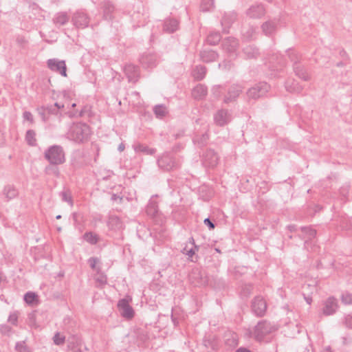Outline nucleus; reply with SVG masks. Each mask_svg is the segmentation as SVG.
I'll use <instances>...</instances> for the list:
<instances>
[{
    "label": "nucleus",
    "mask_w": 352,
    "mask_h": 352,
    "mask_svg": "<svg viewBox=\"0 0 352 352\" xmlns=\"http://www.w3.org/2000/svg\"><path fill=\"white\" fill-rule=\"evenodd\" d=\"M157 163L158 166L164 171H171L178 169L180 163L173 155L164 153L158 157Z\"/></svg>",
    "instance_id": "nucleus-3"
},
{
    "label": "nucleus",
    "mask_w": 352,
    "mask_h": 352,
    "mask_svg": "<svg viewBox=\"0 0 352 352\" xmlns=\"http://www.w3.org/2000/svg\"><path fill=\"white\" fill-rule=\"evenodd\" d=\"M69 138L78 143L87 141L91 135V129L88 124L83 122L74 123L67 133Z\"/></svg>",
    "instance_id": "nucleus-1"
},
{
    "label": "nucleus",
    "mask_w": 352,
    "mask_h": 352,
    "mask_svg": "<svg viewBox=\"0 0 352 352\" xmlns=\"http://www.w3.org/2000/svg\"><path fill=\"white\" fill-rule=\"evenodd\" d=\"M243 87L239 84H233L230 87L227 96L224 98V102L229 103L236 100L243 90Z\"/></svg>",
    "instance_id": "nucleus-11"
},
{
    "label": "nucleus",
    "mask_w": 352,
    "mask_h": 352,
    "mask_svg": "<svg viewBox=\"0 0 352 352\" xmlns=\"http://www.w3.org/2000/svg\"><path fill=\"white\" fill-rule=\"evenodd\" d=\"M146 212L148 216L155 217L158 212L157 203L151 199L146 206Z\"/></svg>",
    "instance_id": "nucleus-37"
},
{
    "label": "nucleus",
    "mask_w": 352,
    "mask_h": 352,
    "mask_svg": "<svg viewBox=\"0 0 352 352\" xmlns=\"http://www.w3.org/2000/svg\"><path fill=\"white\" fill-rule=\"evenodd\" d=\"M59 164H50L45 168V173L48 175H53L56 177L60 176V170L58 168Z\"/></svg>",
    "instance_id": "nucleus-39"
},
{
    "label": "nucleus",
    "mask_w": 352,
    "mask_h": 352,
    "mask_svg": "<svg viewBox=\"0 0 352 352\" xmlns=\"http://www.w3.org/2000/svg\"><path fill=\"white\" fill-rule=\"evenodd\" d=\"M99 262V259L97 257H91L88 259V263L91 269H96V264Z\"/></svg>",
    "instance_id": "nucleus-55"
},
{
    "label": "nucleus",
    "mask_w": 352,
    "mask_h": 352,
    "mask_svg": "<svg viewBox=\"0 0 352 352\" xmlns=\"http://www.w3.org/2000/svg\"><path fill=\"white\" fill-rule=\"evenodd\" d=\"M83 239L91 245H96L99 241V236L92 232H87L83 234Z\"/></svg>",
    "instance_id": "nucleus-38"
},
{
    "label": "nucleus",
    "mask_w": 352,
    "mask_h": 352,
    "mask_svg": "<svg viewBox=\"0 0 352 352\" xmlns=\"http://www.w3.org/2000/svg\"><path fill=\"white\" fill-rule=\"evenodd\" d=\"M270 85L265 82H259L250 87L246 92L249 100H258L264 97L269 91Z\"/></svg>",
    "instance_id": "nucleus-5"
},
{
    "label": "nucleus",
    "mask_w": 352,
    "mask_h": 352,
    "mask_svg": "<svg viewBox=\"0 0 352 352\" xmlns=\"http://www.w3.org/2000/svg\"><path fill=\"white\" fill-rule=\"evenodd\" d=\"M221 46L225 52L232 55L236 51L239 47V42L233 37H228L223 40Z\"/></svg>",
    "instance_id": "nucleus-14"
},
{
    "label": "nucleus",
    "mask_w": 352,
    "mask_h": 352,
    "mask_svg": "<svg viewBox=\"0 0 352 352\" xmlns=\"http://www.w3.org/2000/svg\"><path fill=\"white\" fill-rule=\"evenodd\" d=\"M44 157L50 164H63L66 161L64 149L60 145L48 147L44 152Z\"/></svg>",
    "instance_id": "nucleus-2"
},
{
    "label": "nucleus",
    "mask_w": 352,
    "mask_h": 352,
    "mask_svg": "<svg viewBox=\"0 0 352 352\" xmlns=\"http://www.w3.org/2000/svg\"><path fill=\"white\" fill-rule=\"evenodd\" d=\"M53 342L56 345H63L65 342V336H61L59 332H56L53 337Z\"/></svg>",
    "instance_id": "nucleus-47"
},
{
    "label": "nucleus",
    "mask_w": 352,
    "mask_h": 352,
    "mask_svg": "<svg viewBox=\"0 0 352 352\" xmlns=\"http://www.w3.org/2000/svg\"><path fill=\"white\" fill-rule=\"evenodd\" d=\"M214 7V0H202L200 4V10L202 12L210 11Z\"/></svg>",
    "instance_id": "nucleus-42"
},
{
    "label": "nucleus",
    "mask_w": 352,
    "mask_h": 352,
    "mask_svg": "<svg viewBox=\"0 0 352 352\" xmlns=\"http://www.w3.org/2000/svg\"><path fill=\"white\" fill-rule=\"evenodd\" d=\"M278 21L276 19L268 20L261 25L263 33L267 36L274 35L277 30Z\"/></svg>",
    "instance_id": "nucleus-16"
},
{
    "label": "nucleus",
    "mask_w": 352,
    "mask_h": 352,
    "mask_svg": "<svg viewBox=\"0 0 352 352\" xmlns=\"http://www.w3.org/2000/svg\"><path fill=\"white\" fill-rule=\"evenodd\" d=\"M300 230L304 234L302 239L307 238L305 241L304 246L307 249L309 241L316 237L317 232L311 226H302L300 228Z\"/></svg>",
    "instance_id": "nucleus-20"
},
{
    "label": "nucleus",
    "mask_w": 352,
    "mask_h": 352,
    "mask_svg": "<svg viewBox=\"0 0 352 352\" xmlns=\"http://www.w3.org/2000/svg\"><path fill=\"white\" fill-rule=\"evenodd\" d=\"M219 67L224 70H229L233 66V64L230 60H223L222 63H219Z\"/></svg>",
    "instance_id": "nucleus-52"
},
{
    "label": "nucleus",
    "mask_w": 352,
    "mask_h": 352,
    "mask_svg": "<svg viewBox=\"0 0 352 352\" xmlns=\"http://www.w3.org/2000/svg\"><path fill=\"white\" fill-rule=\"evenodd\" d=\"M72 22L77 28H85L89 23V19L87 14L81 11H77L74 14Z\"/></svg>",
    "instance_id": "nucleus-13"
},
{
    "label": "nucleus",
    "mask_w": 352,
    "mask_h": 352,
    "mask_svg": "<svg viewBox=\"0 0 352 352\" xmlns=\"http://www.w3.org/2000/svg\"><path fill=\"white\" fill-rule=\"evenodd\" d=\"M0 331L3 334H8L12 331V328L8 325H3L1 327Z\"/></svg>",
    "instance_id": "nucleus-60"
},
{
    "label": "nucleus",
    "mask_w": 352,
    "mask_h": 352,
    "mask_svg": "<svg viewBox=\"0 0 352 352\" xmlns=\"http://www.w3.org/2000/svg\"><path fill=\"white\" fill-rule=\"evenodd\" d=\"M345 324L347 327L352 329V315H348L345 317Z\"/></svg>",
    "instance_id": "nucleus-59"
},
{
    "label": "nucleus",
    "mask_w": 352,
    "mask_h": 352,
    "mask_svg": "<svg viewBox=\"0 0 352 352\" xmlns=\"http://www.w3.org/2000/svg\"><path fill=\"white\" fill-rule=\"evenodd\" d=\"M338 308V300L334 297H329L324 302L323 314L326 316L333 314Z\"/></svg>",
    "instance_id": "nucleus-17"
},
{
    "label": "nucleus",
    "mask_w": 352,
    "mask_h": 352,
    "mask_svg": "<svg viewBox=\"0 0 352 352\" xmlns=\"http://www.w3.org/2000/svg\"><path fill=\"white\" fill-rule=\"evenodd\" d=\"M69 20V16L66 12H58L53 19V21L56 26L65 25Z\"/></svg>",
    "instance_id": "nucleus-32"
},
{
    "label": "nucleus",
    "mask_w": 352,
    "mask_h": 352,
    "mask_svg": "<svg viewBox=\"0 0 352 352\" xmlns=\"http://www.w3.org/2000/svg\"><path fill=\"white\" fill-rule=\"evenodd\" d=\"M276 328L267 320H261L258 322L254 329V338L257 341H262L264 338L275 331Z\"/></svg>",
    "instance_id": "nucleus-4"
},
{
    "label": "nucleus",
    "mask_w": 352,
    "mask_h": 352,
    "mask_svg": "<svg viewBox=\"0 0 352 352\" xmlns=\"http://www.w3.org/2000/svg\"><path fill=\"white\" fill-rule=\"evenodd\" d=\"M153 111L155 116L158 118H162L167 113L166 107L163 104L155 105L153 108Z\"/></svg>",
    "instance_id": "nucleus-41"
},
{
    "label": "nucleus",
    "mask_w": 352,
    "mask_h": 352,
    "mask_svg": "<svg viewBox=\"0 0 352 352\" xmlns=\"http://www.w3.org/2000/svg\"><path fill=\"white\" fill-rule=\"evenodd\" d=\"M348 190H349V186H347L346 187H342L340 190V194L342 195L343 196L346 197L348 194Z\"/></svg>",
    "instance_id": "nucleus-61"
},
{
    "label": "nucleus",
    "mask_w": 352,
    "mask_h": 352,
    "mask_svg": "<svg viewBox=\"0 0 352 352\" xmlns=\"http://www.w3.org/2000/svg\"><path fill=\"white\" fill-rule=\"evenodd\" d=\"M103 16L106 20H112L113 14L116 10L114 4L109 0H104L100 3Z\"/></svg>",
    "instance_id": "nucleus-15"
},
{
    "label": "nucleus",
    "mask_w": 352,
    "mask_h": 352,
    "mask_svg": "<svg viewBox=\"0 0 352 352\" xmlns=\"http://www.w3.org/2000/svg\"><path fill=\"white\" fill-rule=\"evenodd\" d=\"M219 155L212 149H208L203 154L202 163L203 164L209 168L215 167L219 162Z\"/></svg>",
    "instance_id": "nucleus-7"
},
{
    "label": "nucleus",
    "mask_w": 352,
    "mask_h": 352,
    "mask_svg": "<svg viewBox=\"0 0 352 352\" xmlns=\"http://www.w3.org/2000/svg\"><path fill=\"white\" fill-rule=\"evenodd\" d=\"M38 296L32 292H28L24 295V300L28 305H33L34 301H38Z\"/></svg>",
    "instance_id": "nucleus-44"
},
{
    "label": "nucleus",
    "mask_w": 352,
    "mask_h": 352,
    "mask_svg": "<svg viewBox=\"0 0 352 352\" xmlns=\"http://www.w3.org/2000/svg\"><path fill=\"white\" fill-rule=\"evenodd\" d=\"M208 140L209 135L207 132H205L204 133L202 134H196L194 136L192 141L195 145H197L198 147L201 148L207 144Z\"/></svg>",
    "instance_id": "nucleus-28"
},
{
    "label": "nucleus",
    "mask_w": 352,
    "mask_h": 352,
    "mask_svg": "<svg viewBox=\"0 0 352 352\" xmlns=\"http://www.w3.org/2000/svg\"><path fill=\"white\" fill-rule=\"evenodd\" d=\"M15 349L17 352H29V349L25 342H19L16 344Z\"/></svg>",
    "instance_id": "nucleus-51"
},
{
    "label": "nucleus",
    "mask_w": 352,
    "mask_h": 352,
    "mask_svg": "<svg viewBox=\"0 0 352 352\" xmlns=\"http://www.w3.org/2000/svg\"><path fill=\"white\" fill-rule=\"evenodd\" d=\"M235 19V16H233L232 18H229L227 15L223 16L221 19V25L223 27V32L227 33L228 29L230 28L232 21Z\"/></svg>",
    "instance_id": "nucleus-43"
},
{
    "label": "nucleus",
    "mask_w": 352,
    "mask_h": 352,
    "mask_svg": "<svg viewBox=\"0 0 352 352\" xmlns=\"http://www.w3.org/2000/svg\"><path fill=\"white\" fill-rule=\"evenodd\" d=\"M208 93L206 86L202 84L197 85L192 90V96L195 100H202L205 98Z\"/></svg>",
    "instance_id": "nucleus-24"
},
{
    "label": "nucleus",
    "mask_w": 352,
    "mask_h": 352,
    "mask_svg": "<svg viewBox=\"0 0 352 352\" xmlns=\"http://www.w3.org/2000/svg\"><path fill=\"white\" fill-rule=\"evenodd\" d=\"M287 56H289L291 61L294 62V65L296 63H300V56L298 52L294 50H289L287 51Z\"/></svg>",
    "instance_id": "nucleus-46"
},
{
    "label": "nucleus",
    "mask_w": 352,
    "mask_h": 352,
    "mask_svg": "<svg viewBox=\"0 0 352 352\" xmlns=\"http://www.w3.org/2000/svg\"><path fill=\"white\" fill-rule=\"evenodd\" d=\"M37 111H38V114L40 115V116L41 117L42 120L44 122H46L47 121H48L49 115L47 114V112L45 111L43 106L37 108Z\"/></svg>",
    "instance_id": "nucleus-49"
},
{
    "label": "nucleus",
    "mask_w": 352,
    "mask_h": 352,
    "mask_svg": "<svg viewBox=\"0 0 352 352\" xmlns=\"http://www.w3.org/2000/svg\"><path fill=\"white\" fill-rule=\"evenodd\" d=\"M252 312L258 317L263 316L267 311V302L265 299L261 296H255L251 305Z\"/></svg>",
    "instance_id": "nucleus-6"
},
{
    "label": "nucleus",
    "mask_w": 352,
    "mask_h": 352,
    "mask_svg": "<svg viewBox=\"0 0 352 352\" xmlns=\"http://www.w3.org/2000/svg\"><path fill=\"white\" fill-rule=\"evenodd\" d=\"M199 56L203 62L211 63L218 58L219 54L212 50H204L200 52Z\"/></svg>",
    "instance_id": "nucleus-23"
},
{
    "label": "nucleus",
    "mask_w": 352,
    "mask_h": 352,
    "mask_svg": "<svg viewBox=\"0 0 352 352\" xmlns=\"http://www.w3.org/2000/svg\"><path fill=\"white\" fill-rule=\"evenodd\" d=\"M252 290H253L252 285H250V284L245 285L242 287V294H243V296L248 297L252 292Z\"/></svg>",
    "instance_id": "nucleus-53"
},
{
    "label": "nucleus",
    "mask_w": 352,
    "mask_h": 352,
    "mask_svg": "<svg viewBox=\"0 0 352 352\" xmlns=\"http://www.w3.org/2000/svg\"><path fill=\"white\" fill-rule=\"evenodd\" d=\"M195 248H191L189 250L186 246L183 250L182 251L183 254L188 255L189 257H192V256L195 254Z\"/></svg>",
    "instance_id": "nucleus-56"
},
{
    "label": "nucleus",
    "mask_w": 352,
    "mask_h": 352,
    "mask_svg": "<svg viewBox=\"0 0 352 352\" xmlns=\"http://www.w3.org/2000/svg\"><path fill=\"white\" fill-rule=\"evenodd\" d=\"M142 65L146 68H153L157 65V56L155 54H144L140 59Z\"/></svg>",
    "instance_id": "nucleus-19"
},
{
    "label": "nucleus",
    "mask_w": 352,
    "mask_h": 352,
    "mask_svg": "<svg viewBox=\"0 0 352 352\" xmlns=\"http://www.w3.org/2000/svg\"><path fill=\"white\" fill-rule=\"evenodd\" d=\"M16 42L19 44L22 45V44L25 43L26 41H25L24 37H23V36H18L16 38Z\"/></svg>",
    "instance_id": "nucleus-62"
},
{
    "label": "nucleus",
    "mask_w": 352,
    "mask_h": 352,
    "mask_svg": "<svg viewBox=\"0 0 352 352\" xmlns=\"http://www.w3.org/2000/svg\"><path fill=\"white\" fill-rule=\"evenodd\" d=\"M342 302L345 305L352 304V294L345 292L341 296Z\"/></svg>",
    "instance_id": "nucleus-50"
},
{
    "label": "nucleus",
    "mask_w": 352,
    "mask_h": 352,
    "mask_svg": "<svg viewBox=\"0 0 352 352\" xmlns=\"http://www.w3.org/2000/svg\"><path fill=\"white\" fill-rule=\"evenodd\" d=\"M287 228L291 232L297 231V228L295 225H289L287 226Z\"/></svg>",
    "instance_id": "nucleus-63"
},
{
    "label": "nucleus",
    "mask_w": 352,
    "mask_h": 352,
    "mask_svg": "<svg viewBox=\"0 0 352 352\" xmlns=\"http://www.w3.org/2000/svg\"><path fill=\"white\" fill-rule=\"evenodd\" d=\"M62 200L65 202L68 203L71 206H73L74 202L72 199V197L69 190H64L60 193Z\"/></svg>",
    "instance_id": "nucleus-45"
},
{
    "label": "nucleus",
    "mask_w": 352,
    "mask_h": 352,
    "mask_svg": "<svg viewBox=\"0 0 352 352\" xmlns=\"http://www.w3.org/2000/svg\"><path fill=\"white\" fill-rule=\"evenodd\" d=\"M23 117L25 120L30 121L31 123L34 122L33 116L30 111H25L23 113Z\"/></svg>",
    "instance_id": "nucleus-57"
},
{
    "label": "nucleus",
    "mask_w": 352,
    "mask_h": 352,
    "mask_svg": "<svg viewBox=\"0 0 352 352\" xmlns=\"http://www.w3.org/2000/svg\"><path fill=\"white\" fill-rule=\"evenodd\" d=\"M47 67L52 71L59 73L64 77L67 76V67L65 60H58L56 58L49 59Z\"/></svg>",
    "instance_id": "nucleus-8"
},
{
    "label": "nucleus",
    "mask_w": 352,
    "mask_h": 352,
    "mask_svg": "<svg viewBox=\"0 0 352 352\" xmlns=\"http://www.w3.org/2000/svg\"><path fill=\"white\" fill-rule=\"evenodd\" d=\"M8 322L14 325H16L17 320H18V314L17 312L14 311L10 314L8 317Z\"/></svg>",
    "instance_id": "nucleus-54"
},
{
    "label": "nucleus",
    "mask_w": 352,
    "mask_h": 352,
    "mask_svg": "<svg viewBox=\"0 0 352 352\" xmlns=\"http://www.w3.org/2000/svg\"><path fill=\"white\" fill-rule=\"evenodd\" d=\"M133 148L136 153H143L150 155L155 154L156 152L155 148H149L148 146L142 144H135Z\"/></svg>",
    "instance_id": "nucleus-35"
},
{
    "label": "nucleus",
    "mask_w": 352,
    "mask_h": 352,
    "mask_svg": "<svg viewBox=\"0 0 352 352\" xmlns=\"http://www.w3.org/2000/svg\"><path fill=\"white\" fill-rule=\"evenodd\" d=\"M64 104H61L58 102H55L54 104L43 106L45 111L47 112V114L50 115H55V116H61L60 110L64 108Z\"/></svg>",
    "instance_id": "nucleus-29"
},
{
    "label": "nucleus",
    "mask_w": 352,
    "mask_h": 352,
    "mask_svg": "<svg viewBox=\"0 0 352 352\" xmlns=\"http://www.w3.org/2000/svg\"><path fill=\"white\" fill-rule=\"evenodd\" d=\"M294 71L295 74L299 77L300 78L307 81L309 80V76L307 74V71L305 69L304 67L300 63H296V65H293Z\"/></svg>",
    "instance_id": "nucleus-30"
},
{
    "label": "nucleus",
    "mask_w": 352,
    "mask_h": 352,
    "mask_svg": "<svg viewBox=\"0 0 352 352\" xmlns=\"http://www.w3.org/2000/svg\"><path fill=\"white\" fill-rule=\"evenodd\" d=\"M67 347L69 350L73 351L78 346H82V339L76 336L72 335L67 338Z\"/></svg>",
    "instance_id": "nucleus-27"
},
{
    "label": "nucleus",
    "mask_w": 352,
    "mask_h": 352,
    "mask_svg": "<svg viewBox=\"0 0 352 352\" xmlns=\"http://www.w3.org/2000/svg\"><path fill=\"white\" fill-rule=\"evenodd\" d=\"M204 223L206 226H207L210 230H212L215 228V225L212 221L210 219V218H206L204 219Z\"/></svg>",
    "instance_id": "nucleus-58"
},
{
    "label": "nucleus",
    "mask_w": 352,
    "mask_h": 352,
    "mask_svg": "<svg viewBox=\"0 0 352 352\" xmlns=\"http://www.w3.org/2000/svg\"><path fill=\"white\" fill-rule=\"evenodd\" d=\"M203 344L208 349L217 350L219 348L217 338L212 334L204 336L203 339Z\"/></svg>",
    "instance_id": "nucleus-22"
},
{
    "label": "nucleus",
    "mask_w": 352,
    "mask_h": 352,
    "mask_svg": "<svg viewBox=\"0 0 352 352\" xmlns=\"http://www.w3.org/2000/svg\"><path fill=\"white\" fill-rule=\"evenodd\" d=\"M129 82L135 83L140 78V69L133 64L126 65L124 69Z\"/></svg>",
    "instance_id": "nucleus-12"
},
{
    "label": "nucleus",
    "mask_w": 352,
    "mask_h": 352,
    "mask_svg": "<svg viewBox=\"0 0 352 352\" xmlns=\"http://www.w3.org/2000/svg\"><path fill=\"white\" fill-rule=\"evenodd\" d=\"M36 133L34 130L29 129L25 134V140L30 146H35L36 144V139L35 138Z\"/></svg>",
    "instance_id": "nucleus-40"
},
{
    "label": "nucleus",
    "mask_w": 352,
    "mask_h": 352,
    "mask_svg": "<svg viewBox=\"0 0 352 352\" xmlns=\"http://www.w3.org/2000/svg\"><path fill=\"white\" fill-rule=\"evenodd\" d=\"M118 308L122 317L131 319L134 316V310L129 305V302L126 298L120 299L118 302Z\"/></svg>",
    "instance_id": "nucleus-9"
},
{
    "label": "nucleus",
    "mask_w": 352,
    "mask_h": 352,
    "mask_svg": "<svg viewBox=\"0 0 352 352\" xmlns=\"http://www.w3.org/2000/svg\"><path fill=\"white\" fill-rule=\"evenodd\" d=\"M107 226L111 230H120L123 227V223L118 216L110 215L107 221Z\"/></svg>",
    "instance_id": "nucleus-26"
},
{
    "label": "nucleus",
    "mask_w": 352,
    "mask_h": 352,
    "mask_svg": "<svg viewBox=\"0 0 352 352\" xmlns=\"http://www.w3.org/2000/svg\"><path fill=\"white\" fill-rule=\"evenodd\" d=\"M207 69L204 65H197L192 71V76L197 80H203L206 74Z\"/></svg>",
    "instance_id": "nucleus-33"
},
{
    "label": "nucleus",
    "mask_w": 352,
    "mask_h": 352,
    "mask_svg": "<svg viewBox=\"0 0 352 352\" xmlns=\"http://www.w3.org/2000/svg\"><path fill=\"white\" fill-rule=\"evenodd\" d=\"M265 10L262 4L253 5L246 11V14L250 18L257 19L264 16Z\"/></svg>",
    "instance_id": "nucleus-18"
},
{
    "label": "nucleus",
    "mask_w": 352,
    "mask_h": 352,
    "mask_svg": "<svg viewBox=\"0 0 352 352\" xmlns=\"http://www.w3.org/2000/svg\"><path fill=\"white\" fill-rule=\"evenodd\" d=\"M221 39V36L219 32H212L208 35L206 43L210 45H216L219 43Z\"/></svg>",
    "instance_id": "nucleus-36"
},
{
    "label": "nucleus",
    "mask_w": 352,
    "mask_h": 352,
    "mask_svg": "<svg viewBox=\"0 0 352 352\" xmlns=\"http://www.w3.org/2000/svg\"><path fill=\"white\" fill-rule=\"evenodd\" d=\"M3 195L8 201L16 197L19 195L17 189L13 185H7L4 187Z\"/></svg>",
    "instance_id": "nucleus-34"
},
{
    "label": "nucleus",
    "mask_w": 352,
    "mask_h": 352,
    "mask_svg": "<svg viewBox=\"0 0 352 352\" xmlns=\"http://www.w3.org/2000/svg\"><path fill=\"white\" fill-rule=\"evenodd\" d=\"M243 54L245 58H257L259 55V50L254 45H248L243 49Z\"/></svg>",
    "instance_id": "nucleus-25"
},
{
    "label": "nucleus",
    "mask_w": 352,
    "mask_h": 352,
    "mask_svg": "<svg viewBox=\"0 0 352 352\" xmlns=\"http://www.w3.org/2000/svg\"><path fill=\"white\" fill-rule=\"evenodd\" d=\"M179 28V21L173 18H168L164 20L163 23V32L170 34L177 30Z\"/></svg>",
    "instance_id": "nucleus-21"
},
{
    "label": "nucleus",
    "mask_w": 352,
    "mask_h": 352,
    "mask_svg": "<svg viewBox=\"0 0 352 352\" xmlns=\"http://www.w3.org/2000/svg\"><path fill=\"white\" fill-rule=\"evenodd\" d=\"M235 352H252V351L246 348L240 347Z\"/></svg>",
    "instance_id": "nucleus-64"
},
{
    "label": "nucleus",
    "mask_w": 352,
    "mask_h": 352,
    "mask_svg": "<svg viewBox=\"0 0 352 352\" xmlns=\"http://www.w3.org/2000/svg\"><path fill=\"white\" fill-rule=\"evenodd\" d=\"M100 269H98V274L95 278L96 282L99 284L100 286H104L107 283V276L102 273L99 274Z\"/></svg>",
    "instance_id": "nucleus-48"
},
{
    "label": "nucleus",
    "mask_w": 352,
    "mask_h": 352,
    "mask_svg": "<svg viewBox=\"0 0 352 352\" xmlns=\"http://www.w3.org/2000/svg\"><path fill=\"white\" fill-rule=\"evenodd\" d=\"M285 88L287 91L296 94L300 93L303 89V87L294 80H287L285 82Z\"/></svg>",
    "instance_id": "nucleus-31"
},
{
    "label": "nucleus",
    "mask_w": 352,
    "mask_h": 352,
    "mask_svg": "<svg viewBox=\"0 0 352 352\" xmlns=\"http://www.w3.org/2000/svg\"><path fill=\"white\" fill-rule=\"evenodd\" d=\"M232 120V116L227 109H219L214 115V121L219 126H223Z\"/></svg>",
    "instance_id": "nucleus-10"
}]
</instances>
